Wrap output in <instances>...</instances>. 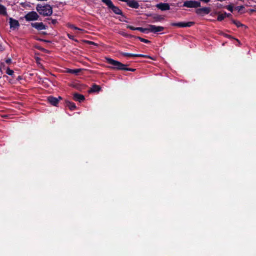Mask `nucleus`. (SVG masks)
Returning <instances> with one entry per match:
<instances>
[{"label": "nucleus", "instance_id": "nucleus-1", "mask_svg": "<svg viewBox=\"0 0 256 256\" xmlns=\"http://www.w3.org/2000/svg\"><path fill=\"white\" fill-rule=\"evenodd\" d=\"M36 10L40 15L44 16H49L52 13V8L49 4H38L36 6Z\"/></svg>", "mask_w": 256, "mask_h": 256}, {"label": "nucleus", "instance_id": "nucleus-2", "mask_svg": "<svg viewBox=\"0 0 256 256\" xmlns=\"http://www.w3.org/2000/svg\"><path fill=\"white\" fill-rule=\"evenodd\" d=\"M106 62L112 66L111 68L122 70L126 69V65L120 62L110 58H106Z\"/></svg>", "mask_w": 256, "mask_h": 256}, {"label": "nucleus", "instance_id": "nucleus-3", "mask_svg": "<svg viewBox=\"0 0 256 256\" xmlns=\"http://www.w3.org/2000/svg\"><path fill=\"white\" fill-rule=\"evenodd\" d=\"M102 2L104 3L108 8H110L114 13L117 14H122V12L119 8L114 6L111 0H102Z\"/></svg>", "mask_w": 256, "mask_h": 256}, {"label": "nucleus", "instance_id": "nucleus-4", "mask_svg": "<svg viewBox=\"0 0 256 256\" xmlns=\"http://www.w3.org/2000/svg\"><path fill=\"white\" fill-rule=\"evenodd\" d=\"M183 6L188 8H198L201 6L200 2L196 0H186L184 2Z\"/></svg>", "mask_w": 256, "mask_h": 256}, {"label": "nucleus", "instance_id": "nucleus-5", "mask_svg": "<svg viewBox=\"0 0 256 256\" xmlns=\"http://www.w3.org/2000/svg\"><path fill=\"white\" fill-rule=\"evenodd\" d=\"M39 18L38 14L34 11L28 12L25 16L24 18L27 21L36 20Z\"/></svg>", "mask_w": 256, "mask_h": 256}, {"label": "nucleus", "instance_id": "nucleus-6", "mask_svg": "<svg viewBox=\"0 0 256 256\" xmlns=\"http://www.w3.org/2000/svg\"><path fill=\"white\" fill-rule=\"evenodd\" d=\"M164 30V28L161 26H156L154 25L150 24L148 26V32L156 33L158 32H162Z\"/></svg>", "mask_w": 256, "mask_h": 256}, {"label": "nucleus", "instance_id": "nucleus-7", "mask_svg": "<svg viewBox=\"0 0 256 256\" xmlns=\"http://www.w3.org/2000/svg\"><path fill=\"white\" fill-rule=\"evenodd\" d=\"M194 24V22H180L177 23H172V26H176L180 28H184V27H190Z\"/></svg>", "mask_w": 256, "mask_h": 256}, {"label": "nucleus", "instance_id": "nucleus-8", "mask_svg": "<svg viewBox=\"0 0 256 256\" xmlns=\"http://www.w3.org/2000/svg\"><path fill=\"white\" fill-rule=\"evenodd\" d=\"M210 12V8L208 7H204L196 9V12L198 14L204 15L209 14Z\"/></svg>", "mask_w": 256, "mask_h": 256}, {"label": "nucleus", "instance_id": "nucleus-9", "mask_svg": "<svg viewBox=\"0 0 256 256\" xmlns=\"http://www.w3.org/2000/svg\"><path fill=\"white\" fill-rule=\"evenodd\" d=\"M9 20L10 28H11L14 30L16 28H17L19 26V22L17 20H14L12 18H10Z\"/></svg>", "mask_w": 256, "mask_h": 256}, {"label": "nucleus", "instance_id": "nucleus-10", "mask_svg": "<svg viewBox=\"0 0 256 256\" xmlns=\"http://www.w3.org/2000/svg\"><path fill=\"white\" fill-rule=\"evenodd\" d=\"M61 99L62 98L60 96H59L58 98L53 96H49L48 98V102L54 106H56L58 103L59 100Z\"/></svg>", "mask_w": 256, "mask_h": 256}, {"label": "nucleus", "instance_id": "nucleus-11", "mask_svg": "<svg viewBox=\"0 0 256 256\" xmlns=\"http://www.w3.org/2000/svg\"><path fill=\"white\" fill-rule=\"evenodd\" d=\"M156 8L162 10H169L170 9V6L167 3H160L156 5Z\"/></svg>", "mask_w": 256, "mask_h": 256}, {"label": "nucleus", "instance_id": "nucleus-12", "mask_svg": "<svg viewBox=\"0 0 256 256\" xmlns=\"http://www.w3.org/2000/svg\"><path fill=\"white\" fill-rule=\"evenodd\" d=\"M31 25L33 28H34L38 30H43L46 29L45 26L42 22L32 23Z\"/></svg>", "mask_w": 256, "mask_h": 256}, {"label": "nucleus", "instance_id": "nucleus-13", "mask_svg": "<svg viewBox=\"0 0 256 256\" xmlns=\"http://www.w3.org/2000/svg\"><path fill=\"white\" fill-rule=\"evenodd\" d=\"M121 55L124 56H132V57H142V58H147L148 57L146 55L141 54H132L130 53H126V52H121Z\"/></svg>", "mask_w": 256, "mask_h": 256}, {"label": "nucleus", "instance_id": "nucleus-14", "mask_svg": "<svg viewBox=\"0 0 256 256\" xmlns=\"http://www.w3.org/2000/svg\"><path fill=\"white\" fill-rule=\"evenodd\" d=\"M126 2L130 7L132 8H137L139 6V4L135 0H128Z\"/></svg>", "mask_w": 256, "mask_h": 256}, {"label": "nucleus", "instance_id": "nucleus-15", "mask_svg": "<svg viewBox=\"0 0 256 256\" xmlns=\"http://www.w3.org/2000/svg\"><path fill=\"white\" fill-rule=\"evenodd\" d=\"M74 99L76 101L80 102L84 100V97L82 94L75 93L74 94Z\"/></svg>", "mask_w": 256, "mask_h": 256}, {"label": "nucleus", "instance_id": "nucleus-16", "mask_svg": "<svg viewBox=\"0 0 256 256\" xmlns=\"http://www.w3.org/2000/svg\"><path fill=\"white\" fill-rule=\"evenodd\" d=\"M152 18L153 20L152 22H161L164 20L162 16L158 14L153 16Z\"/></svg>", "mask_w": 256, "mask_h": 256}, {"label": "nucleus", "instance_id": "nucleus-17", "mask_svg": "<svg viewBox=\"0 0 256 256\" xmlns=\"http://www.w3.org/2000/svg\"><path fill=\"white\" fill-rule=\"evenodd\" d=\"M0 14L6 16L7 14L6 8L4 6L0 4Z\"/></svg>", "mask_w": 256, "mask_h": 256}, {"label": "nucleus", "instance_id": "nucleus-18", "mask_svg": "<svg viewBox=\"0 0 256 256\" xmlns=\"http://www.w3.org/2000/svg\"><path fill=\"white\" fill-rule=\"evenodd\" d=\"M66 105L68 107V108L71 110H74L76 108V106L75 104L72 102H68L66 103Z\"/></svg>", "mask_w": 256, "mask_h": 256}, {"label": "nucleus", "instance_id": "nucleus-19", "mask_svg": "<svg viewBox=\"0 0 256 256\" xmlns=\"http://www.w3.org/2000/svg\"><path fill=\"white\" fill-rule=\"evenodd\" d=\"M234 24L238 27H242L244 28H246L247 26L242 24H241L240 22L233 20Z\"/></svg>", "mask_w": 256, "mask_h": 256}, {"label": "nucleus", "instance_id": "nucleus-20", "mask_svg": "<svg viewBox=\"0 0 256 256\" xmlns=\"http://www.w3.org/2000/svg\"><path fill=\"white\" fill-rule=\"evenodd\" d=\"M225 18H226V12L224 14H220L218 17V21L222 20Z\"/></svg>", "mask_w": 256, "mask_h": 256}, {"label": "nucleus", "instance_id": "nucleus-21", "mask_svg": "<svg viewBox=\"0 0 256 256\" xmlns=\"http://www.w3.org/2000/svg\"><path fill=\"white\" fill-rule=\"evenodd\" d=\"M100 90L99 86L96 85H94L90 91L92 92H98Z\"/></svg>", "mask_w": 256, "mask_h": 256}, {"label": "nucleus", "instance_id": "nucleus-22", "mask_svg": "<svg viewBox=\"0 0 256 256\" xmlns=\"http://www.w3.org/2000/svg\"><path fill=\"white\" fill-rule=\"evenodd\" d=\"M136 30H139L142 32H148V27L147 28H143L140 27L136 28Z\"/></svg>", "mask_w": 256, "mask_h": 256}, {"label": "nucleus", "instance_id": "nucleus-23", "mask_svg": "<svg viewBox=\"0 0 256 256\" xmlns=\"http://www.w3.org/2000/svg\"><path fill=\"white\" fill-rule=\"evenodd\" d=\"M80 71L78 69L68 70V72L72 74H77Z\"/></svg>", "mask_w": 256, "mask_h": 256}, {"label": "nucleus", "instance_id": "nucleus-24", "mask_svg": "<svg viewBox=\"0 0 256 256\" xmlns=\"http://www.w3.org/2000/svg\"><path fill=\"white\" fill-rule=\"evenodd\" d=\"M138 38L140 40V42H144V43H149L150 42L146 39H144V38H140V37H138Z\"/></svg>", "mask_w": 256, "mask_h": 256}, {"label": "nucleus", "instance_id": "nucleus-25", "mask_svg": "<svg viewBox=\"0 0 256 256\" xmlns=\"http://www.w3.org/2000/svg\"><path fill=\"white\" fill-rule=\"evenodd\" d=\"M6 73L10 76H12L14 72L12 70H10V68H8L6 70Z\"/></svg>", "mask_w": 256, "mask_h": 256}, {"label": "nucleus", "instance_id": "nucleus-26", "mask_svg": "<svg viewBox=\"0 0 256 256\" xmlns=\"http://www.w3.org/2000/svg\"><path fill=\"white\" fill-rule=\"evenodd\" d=\"M226 8L228 9V10L232 12L233 11V6L232 4L228 5L226 6Z\"/></svg>", "mask_w": 256, "mask_h": 256}, {"label": "nucleus", "instance_id": "nucleus-27", "mask_svg": "<svg viewBox=\"0 0 256 256\" xmlns=\"http://www.w3.org/2000/svg\"><path fill=\"white\" fill-rule=\"evenodd\" d=\"M244 6H236L235 8V9L236 10H237L238 12H240V11L242 10L244 8Z\"/></svg>", "mask_w": 256, "mask_h": 256}, {"label": "nucleus", "instance_id": "nucleus-28", "mask_svg": "<svg viewBox=\"0 0 256 256\" xmlns=\"http://www.w3.org/2000/svg\"><path fill=\"white\" fill-rule=\"evenodd\" d=\"M126 28H130V29L132 30H136V28H134V27L132 26H130V25H128L126 26Z\"/></svg>", "mask_w": 256, "mask_h": 256}, {"label": "nucleus", "instance_id": "nucleus-29", "mask_svg": "<svg viewBox=\"0 0 256 256\" xmlns=\"http://www.w3.org/2000/svg\"><path fill=\"white\" fill-rule=\"evenodd\" d=\"M86 42L89 44H92V45H95V46L97 45L96 44L95 42H92V41L86 40Z\"/></svg>", "mask_w": 256, "mask_h": 256}, {"label": "nucleus", "instance_id": "nucleus-30", "mask_svg": "<svg viewBox=\"0 0 256 256\" xmlns=\"http://www.w3.org/2000/svg\"><path fill=\"white\" fill-rule=\"evenodd\" d=\"M70 28H73L74 30H82V29L79 28H77V27H76V26H74L73 25L70 26Z\"/></svg>", "mask_w": 256, "mask_h": 256}, {"label": "nucleus", "instance_id": "nucleus-31", "mask_svg": "<svg viewBox=\"0 0 256 256\" xmlns=\"http://www.w3.org/2000/svg\"><path fill=\"white\" fill-rule=\"evenodd\" d=\"M6 62L8 64H10L12 62V60L10 58H8L6 60Z\"/></svg>", "mask_w": 256, "mask_h": 256}, {"label": "nucleus", "instance_id": "nucleus-32", "mask_svg": "<svg viewBox=\"0 0 256 256\" xmlns=\"http://www.w3.org/2000/svg\"><path fill=\"white\" fill-rule=\"evenodd\" d=\"M124 70H128V71L134 72L135 70H134V69H133V68H126V69H125Z\"/></svg>", "mask_w": 256, "mask_h": 256}, {"label": "nucleus", "instance_id": "nucleus-33", "mask_svg": "<svg viewBox=\"0 0 256 256\" xmlns=\"http://www.w3.org/2000/svg\"><path fill=\"white\" fill-rule=\"evenodd\" d=\"M68 37L70 38V39H72V40H73L74 39V36H72L70 34H68Z\"/></svg>", "mask_w": 256, "mask_h": 256}, {"label": "nucleus", "instance_id": "nucleus-34", "mask_svg": "<svg viewBox=\"0 0 256 256\" xmlns=\"http://www.w3.org/2000/svg\"><path fill=\"white\" fill-rule=\"evenodd\" d=\"M231 14H226V17H228L230 16Z\"/></svg>", "mask_w": 256, "mask_h": 256}, {"label": "nucleus", "instance_id": "nucleus-35", "mask_svg": "<svg viewBox=\"0 0 256 256\" xmlns=\"http://www.w3.org/2000/svg\"><path fill=\"white\" fill-rule=\"evenodd\" d=\"M122 34V36H126V34H124V33H122V34Z\"/></svg>", "mask_w": 256, "mask_h": 256}, {"label": "nucleus", "instance_id": "nucleus-36", "mask_svg": "<svg viewBox=\"0 0 256 256\" xmlns=\"http://www.w3.org/2000/svg\"><path fill=\"white\" fill-rule=\"evenodd\" d=\"M0 50H2V46H0Z\"/></svg>", "mask_w": 256, "mask_h": 256}, {"label": "nucleus", "instance_id": "nucleus-37", "mask_svg": "<svg viewBox=\"0 0 256 256\" xmlns=\"http://www.w3.org/2000/svg\"><path fill=\"white\" fill-rule=\"evenodd\" d=\"M56 20H52V23L53 24H54L56 22Z\"/></svg>", "mask_w": 256, "mask_h": 256}]
</instances>
